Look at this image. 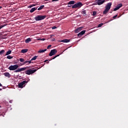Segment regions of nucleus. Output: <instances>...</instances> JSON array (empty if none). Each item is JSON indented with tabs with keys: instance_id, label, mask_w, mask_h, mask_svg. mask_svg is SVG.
Here are the masks:
<instances>
[{
	"instance_id": "nucleus-1",
	"label": "nucleus",
	"mask_w": 128,
	"mask_h": 128,
	"mask_svg": "<svg viewBox=\"0 0 128 128\" xmlns=\"http://www.w3.org/2000/svg\"><path fill=\"white\" fill-rule=\"evenodd\" d=\"M83 6L82 3L78 2L72 6V8H80Z\"/></svg>"
},
{
	"instance_id": "nucleus-2",
	"label": "nucleus",
	"mask_w": 128,
	"mask_h": 128,
	"mask_svg": "<svg viewBox=\"0 0 128 128\" xmlns=\"http://www.w3.org/2000/svg\"><path fill=\"white\" fill-rule=\"evenodd\" d=\"M38 70V69H34V70H27L25 71V74H27V75H32V74L34 73L35 72H36V70Z\"/></svg>"
},
{
	"instance_id": "nucleus-3",
	"label": "nucleus",
	"mask_w": 128,
	"mask_h": 128,
	"mask_svg": "<svg viewBox=\"0 0 128 128\" xmlns=\"http://www.w3.org/2000/svg\"><path fill=\"white\" fill-rule=\"evenodd\" d=\"M45 18H46V16L38 15L34 18V19L36 21H40L44 20Z\"/></svg>"
},
{
	"instance_id": "nucleus-4",
	"label": "nucleus",
	"mask_w": 128,
	"mask_h": 128,
	"mask_svg": "<svg viewBox=\"0 0 128 128\" xmlns=\"http://www.w3.org/2000/svg\"><path fill=\"white\" fill-rule=\"evenodd\" d=\"M18 68V64L12 65L11 66H9L8 69L11 71H14L15 70H16Z\"/></svg>"
},
{
	"instance_id": "nucleus-5",
	"label": "nucleus",
	"mask_w": 128,
	"mask_h": 128,
	"mask_svg": "<svg viewBox=\"0 0 128 128\" xmlns=\"http://www.w3.org/2000/svg\"><path fill=\"white\" fill-rule=\"evenodd\" d=\"M106 0H96L95 1L96 4H98V6H100L102 4H103L105 2Z\"/></svg>"
},
{
	"instance_id": "nucleus-6",
	"label": "nucleus",
	"mask_w": 128,
	"mask_h": 128,
	"mask_svg": "<svg viewBox=\"0 0 128 128\" xmlns=\"http://www.w3.org/2000/svg\"><path fill=\"white\" fill-rule=\"evenodd\" d=\"M27 83H28V82L26 80H24L22 82L19 83L18 84V88H24L23 86L24 85V84H27Z\"/></svg>"
},
{
	"instance_id": "nucleus-7",
	"label": "nucleus",
	"mask_w": 128,
	"mask_h": 128,
	"mask_svg": "<svg viewBox=\"0 0 128 128\" xmlns=\"http://www.w3.org/2000/svg\"><path fill=\"white\" fill-rule=\"evenodd\" d=\"M58 52V50L56 49H54L52 50H51L49 54L50 56H52L56 54Z\"/></svg>"
},
{
	"instance_id": "nucleus-8",
	"label": "nucleus",
	"mask_w": 128,
	"mask_h": 128,
	"mask_svg": "<svg viewBox=\"0 0 128 128\" xmlns=\"http://www.w3.org/2000/svg\"><path fill=\"white\" fill-rule=\"evenodd\" d=\"M26 68H27L26 67H24L22 68H18V69L16 70L15 71H14V72L17 73L18 72H21L22 71H24L26 70Z\"/></svg>"
},
{
	"instance_id": "nucleus-9",
	"label": "nucleus",
	"mask_w": 128,
	"mask_h": 128,
	"mask_svg": "<svg viewBox=\"0 0 128 128\" xmlns=\"http://www.w3.org/2000/svg\"><path fill=\"white\" fill-rule=\"evenodd\" d=\"M111 6H112V2H109V3L107 4L106 6L105 7V10H110V9Z\"/></svg>"
},
{
	"instance_id": "nucleus-10",
	"label": "nucleus",
	"mask_w": 128,
	"mask_h": 128,
	"mask_svg": "<svg viewBox=\"0 0 128 128\" xmlns=\"http://www.w3.org/2000/svg\"><path fill=\"white\" fill-rule=\"evenodd\" d=\"M83 27H80L78 28H76V30H74V32L78 33L80 32L82 30Z\"/></svg>"
},
{
	"instance_id": "nucleus-11",
	"label": "nucleus",
	"mask_w": 128,
	"mask_h": 128,
	"mask_svg": "<svg viewBox=\"0 0 128 128\" xmlns=\"http://www.w3.org/2000/svg\"><path fill=\"white\" fill-rule=\"evenodd\" d=\"M85 33H86V30H84L80 32H79L78 34V36L81 37Z\"/></svg>"
},
{
	"instance_id": "nucleus-12",
	"label": "nucleus",
	"mask_w": 128,
	"mask_h": 128,
	"mask_svg": "<svg viewBox=\"0 0 128 128\" xmlns=\"http://www.w3.org/2000/svg\"><path fill=\"white\" fill-rule=\"evenodd\" d=\"M32 64V60H26L25 62H23V64H22V66H24L25 64Z\"/></svg>"
},
{
	"instance_id": "nucleus-13",
	"label": "nucleus",
	"mask_w": 128,
	"mask_h": 128,
	"mask_svg": "<svg viewBox=\"0 0 128 128\" xmlns=\"http://www.w3.org/2000/svg\"><path fill=\"white\" fill-rule=\"evenodd\" d=\"M3 75L4 76L10 78V74L8 72H6V73H4Z\"/></svg>"
},
{
	"instance_id": "nucleus-14",
	"label": "nucleus",
	"mask_w": 128,
	"mask_h": 128,
	"mask_svg": "<svg viewBox=\"0 0 128 128\" xmlns=\"http://www.w3.org/2000/svg\"><path fill=\"white\" fill-rule=\"evenodd\" d=\"M38 9V8H33L30 10V12L32 13Z\"/></svg>"
},
{
	"instance_id": "nucleus-15",
	"label": "nucleus",
	"mask_w": 128,
	"mask_h": 128,
	"mask_svg": "<svg viewBox=\"0 0 128 128\" xmlns=\"http://www.w3.org/2000/svg\"><path fill=\"white\" fill-rule=\"evenodd\" d=\"M70 42V40H68V39H64V40H62V41H61V42H63L64 43H67Z\"/></svg>"
},
{
	"instance_id": "nucleus-16",
	"label": "nucleus",
	"mask_w": 128,
	"mask_h": 128,
	"mask_svg": "<svg viewBox=\"0 0 128 128\" xmlns=\"http://www.w3.org/2000/svg\"><path fill=\"white\" fill-rule=\"evenodd\" d=\"M28 50V49H24L20 51V52H22V54H24L26 52H27Z\"/></svg>"
},
{
	"instance_id": "nucleus-17",
	"label": "nucleus",
	"mask_w": 128,
	"mask_h": 128,
	"mask_svg": "<svg viewBox=\"0 0 128 128\" xmlns=\"http://www.w3.org/2000/svg\"><path fill=\"white\" fill-rule=\"evenodd\" d=\"M46 49L40 50L39 51H38V53L44 52H46Z\"/></svg>"
},
{
	"instance_id": "nucleus-18",
	"label": "nucleus",
	"mask_w": 128,
	"mask_h": 128,
	"mask_svg": "<svg viewBox=\"0 0 128 128\" xmlns=\"http://www.w3.org/2000/svg\"><path fill=\"white\" fill-rule=\"evenodd\" d=\"M110 10H106L105 9V10H104V12H102V14H108V12H109Z\"/></svg>"
},
{
	"instance_id": "nucleus-19",
	"label": "nucleus",
	"mask_w": 128,
	"mask_h": 128,
	"mask_svg": "<svg viewBox=\"0 0 128 128\" xmlns=\"http://www.w3.org/2000/svg\"><path fill=\"white\" fill-rule=\"evenodd\" d=\"M30 41H31L30 38H28L27 39H26V40H25V42L29 43V42H30Z\"/></svg>"
},
{
	"instance_id": "nucleus-20",
	"label": "nucleus",
	"mask_w": 128,
	"mask_h": 128,
	"mask_svg": "<svg viewBox=\"0 0 128 128\" xmlns=\"http://www.w3.org/2000/svg\"><path fill=\"white\" fill-rule=\"evenodd\" d=\"M11 52H12V50H8V52H6V56H8L9 54H10Z\"/></svg>"
},
{
	"instance_id": "nucleus-21",
	"label": "nucleus",
	"mask_w": 128,
	"mask_h": 128,
	"mask_svg": "<svg viewBox=\"0 0 128 128\" xmlns=\"http://www.w3.org/2000/svg\"><path fill=\"white\" fill-rule=\"evenodd\" d=\"M44 8V6H40L39 8H38V10H42Z\"/></svg>"
},
{
	"instance_id": "nucleus-22",
	"label": "nucleus",
	"mask_w": 128,
	"mask_h": 128,
	"mask_svg": "<svg viewBox=\"0 0 128 128\" xmlns=\"http://www.w3.org/2000/svg\"><path fill=\"white\" fill-rule=\"evenodd\" d=\"M19 60H20V62H26V60H24V59L22 58H19Z\"/></svg>"
},
{
	"instance_id": "nucleus-23",
	"label": "nucleus",
	"mask_w": 128,
	"mask_h": 128,
	"mask_svg": "<svg viewBox=\"0 0 128 128\" xmlns=\"http://www.w3.org/2000/svg\"><path fill=\"white\" fill-rule=\"evenodd\" d=\"M74 1H70V2H68V4H74Z\"/></svg>"
},
{
	"instance_id": "nucleus-24",
	"label": "nucleus",
	"mask_w": 128,
	"mask_h": 128,
	"mask_svg": "<svg viewBox=\"0 0 128 128\" xmlns=\"http://www.w3.org/2000/svg\"><path fill=\"white\" fill-rule=\"evenodd\" d=\"M7 26V24H4L3 25L0 26V30H1L2 28H4V26Z\"/></svg>"
},
{
	"instance_id": "nucleus-25",
	"label": "nucleus",
	"mask_w": 128,
	"mask_h": 128,
	"mask_svg": "<svg viewBox=\"0 0 128 128\" xmlns=\"http://www.w3.org/2000/svg\"><path fill=\"white\" fill-rule=\"evenodd\" d=\"M122 6V4H118L117 5L116 8H120Z\"/></svg>"
},
{
	"instance_id": "nucleus-26",
	"label": "nucleus",
	"mask_w": 128,
	"mask_h": 128,
	"mask_svg": "<svg viewBox=\"0 0 128 128\" xmlns=\"http://www.w3.org/2000/svg\"><path fill=\"white\" fill-rule=\"evenodd\" d=\"M38 58V56H34L33 57V58H32V60H36V58Z\"/></svg>"
},
{
	"instance_id": "nucleus-27",
	"label": "nucleus",
	"mask_w": 128,
	"mask_h": 128,
	"mask_svg": "<svg viewBox=\"0 0 128 128\" xmlns=\"http://www.w3.org/2000/svg\"><path fill=\"white\" fill-rule=\"evenodd\" d=\"M82 14H84V16H86V10H84L82 11Z\"/></svg>"
},
{
	"instance_id": "nucleus-28",
	"label": "nucleus",
	"mask_w": 128,
	"mask_h": 128,
	"mask_svg": "<svg viewBox=\"0 0 128 128\" xmlns=\"http://www.w3.org/2000/svg\"><path fill=\"white\" fill-rule=\"evenodd\" d=\"M36 6V4H32L29 6H28V8H32L33 6Z\"/></svg>"
},
{
	"instance_id": "nucleus-29",
	"label": "nucleus",
	"mask_w": 128,
	"mask_h": 128,
	"mask_svg": "<svg viewBox=\"0 0 128 128\" xmlns=\"http://www.w3.org/2000/svg\"><path fill=\"white\" fill-rule=\"evenodd\" d=\"M4 52H5V50H2L1 51H0V55H2V54H4Z\"/></svg>"
},
{
	"instance_id": "nucleus-30",
	"label": "nucleus",
	"mask_w": 128,
	"mask_h": 128,
	"mask_svg": "<svg viewBox=\"0 0 128 128\" xmlns=\"http://www.w3.org/2000/svg\"><path fill=\"white\" fill-rule=\"evenodd\" d=\"M120 8L116 7V8H115L114 9V11L116 12V11L118 10H119Z\"/></svg>"
},
{
	"instance_id": "nucleus-31",
	"label": "nucleus",
	"mask_w": 128,
	"mask_h": 128,
	"mask_svg": "<svg viewBox=\"0 0 128 128\" xmlns=\"http://www.w3.org/2000/svg\"><path fill=\"white\" fill-rule=\"evenodd\" d=\"M12 58H13V56H7V58H8V60H11Z\"/></svg>"
},
{
	"instance_id": "nucleus-32",
	"label": "nucleus",
	"mask_w": 128,
	"mask_h": 128,
	"mask_svg": "<svg viewBox=\"0 0 128 128\" xmlns=\"http://www.w3.org/2000/svg\"><path fill=\"white\" fill-rule=\"evenodd\" d=\"M96 14V12H93V14H92V16H95Z\"/></svg>"
},
{
	"instance_id": "nucleus-33",
	"label": "nucleus",
	"mask_w": 128,
	"mask_h": 128,
	"mask_svg": "<svg viewBox=\"0 0 128 128\" xmlns=\"http://www.w3.org/2000/svg\"><path fill=\"white\" fill-rule=\"evenodd\" d=\"M104 24H98V28H100L102 26H103Z\"/></svg>"
},
{
	"instance_id": "nucleus-34",
	"label": "nucleus",
	"mask_w": 128,
	"mask_h": 128,
	"mask_svg": "<svg viewBox=\"0 0 128 128\" xmlns=\"http://www.w3.org/2000/svg\"><path fill=\"white\" fill-rule=\"evenodd\" d=\"M60 55V54H58V55H57V56H54V58H52V60L55 59L56 58H58V56H59Z\"/></svg>"
},
{
	"instance_id": "nucleus-35",
	"label": "nucleus",
	"mask_w": 128,
	"mask_h": 128,
	"mask_svg": "<svg viewBox=\"0 0 128 128\" xmlns=\"http://www.w3.org/2000/svg\"><path fill=\"white\" fill-rule=\"evenodd\" d=\"M118 14H116L115 16H114V17H112V18L116 19V17H118Z\"/></svg>"
},
{
	"instance_id": "nucleus-36",
	"label": "nucleus",
	"mask_w": 128,
	"mask_h": 128,
	"mask_svg": "<svg viewBox=\"0 0 128 128\" xmlns=\"http://www.w3.org/2000/svg\"><path fill=\"white\" fill-rule=\"evenodd\" d=\"M52 46L51 45H49L48 46H47V49H50V47Z\"/></svg>"
},
{
	"instance_id": "nucleus-37",
	"label": "nucleus",
	"mask_w": 128,
	"mask_h": 128,
	"mask_svg": "<svg viewBox=\"0 0 128 128\" xmlns=\"http://www.w3.org/2000/svg\"><path fill=\"white\" fill-rule=\"evenodd\" d=\"M56 28V26L52 27V30H55Z\"/></svg>"
},
{
	"instance_id": "nucleus-38",
	"label": "nucleus",
	"mask_w": 128,
	"mask_h": 128,
	"mask_svg": "<svg viewBox=\"0 0 128 128\" xmlns=\"http://www.w3.org/2000/svg\"><path fill=\"white\" fill-rule=\"evenodd\" d=\"M52 42L55 41V38H52Z\"/></svg>"
},
{
	"instance_id": "nucleus-39",
	"label": "nucleus",
	"mask_w": 128,
	"mask_h": 128,
	"mask_svg": "<svg viewBox=\"0 0 128 128\" xmlns=\"http://www.w3.org/2000/svg\"><path fill=\"white\" fill-rule=\"evenodd\" d=\"M9 103H10V104L12 103V100H11L9 101Z\"/></svg>"
},
{
	"instance_id": "nucleus-40",
	"label": "nucleus",
	"mask_w": 128,
	"mask_h": 128,
	"mask_svg": "<svg viewBox=\"0 0 128 128\" xmlns=\"http://www.w3.org/2000/svg\"><path fill=\"white\" fill-rule=\"evenodd\" d=\"M58 0H52V2H57L58 1Z\"/></svg>"
},
{
	"instance_id": "nucleus-41",
	"label": "nucleus",
	"mask_w": 128,
	"mask_h": 128,
	"mask_svg": "<svg viewBox=\"0 0 128 128\" xmlns=\"http://www.w3.org/2000/svg\"><path fill=\"white\" fill-rule=\"evenodd\" d=\"M48 61V60H45V61H44V62H46Z\"/></svg>"
},
{
	"instance_id": "nucleus-42",
	"label": "nucleus",
	"mask_w": 128,
	"mask_h": 128,
	"mask_svg": "<svg viewBox=\"0 0 128 128\" xmlns=\"http://www.w3.org/2000/svg\"><path fill=\"white\" fill-rule=\"evenodd\" d=\"M53 36H54V35L51 34V35H50V38H52Z\"/></svg>"
},
{
	"instance_id": "nucleus-43",
	"label": "nucleus",
	"mask_w": 128,
	"mask_h": 128,
	"mask_svg": "<svg viewBox=\"0 0 128 128\" xmlns=\"http://www.w3.org/2000/svg\"><path fill=\"white\" fill-rule=\"evenodd\" d=\"M0 86H2V84L0 83Z\"/></svg>"
},
{
	"instance_id": "nucleus-44",
	"label": "nucleus",
	"mask_w": 128,
	"mask_h": 128,
	"mask_svg": "<svg viewBox=\"0 0 128 128\" xmlns=\"http://www.w3.org/2000/svg\"><path fill=\"white\" fill-rule=\"evenodd\" d=\"M2 8V6H0V9Z\"/></svg>"
},
{
	"instance_id": "nucleus-45",
	"label": "nucleus",
	"mask_w": 128,
	"mask_h": 128,
	"mask_svg": "<svg viewBox=\"0 0 128 128\" xmlns=\"http://www.w3.org/2000/svg\"><path fill=\"white\" fill-rule=\"evenodd\" d=\"M0 90H2V88H0Z\"/></svg>"
},
{
	"instance_id": "nucleus-46",
	"label": "nucleus",
	"mask_w": 128,
	"mask_h": 128,
	"mask_svg": "<svg viewBox=\"0 0 128 128\" xmlns=\"http://www.w3.org/2000/svg\"><path fill=\"white\" fill-rule=\"evenodd\" d=\"M48 0H45V1H48Z\"/></svg>"
},
{
	"instance_id": "nucleus-47",
	"label": "nucleus",
	"mask_w": 128,
	"mask_h": 128,
	"mask_svg": "<svg viewBox=\"0 0 128 128\" xmlns=\"http://www.w3.org/2000/svg\"><path fill=\"white\" fill-rule=\"evenodd\" d=\"M42 40H44V39H42Z\"/></svg>"
},
{
	"instance_id": "nucleus-48",
	"label": "nucleus",
	"mask_w": 128,
	"mask_h": 128,
	"mask_svg": "<svg viewBox=\"0 0 128 128\" xmlns=\"http://www.w3.org/2000/svg\"><path fill=\"white\" fill-rule=\"evenodd\" d=\"M48 63H49V62H47V64H48Z\"/></svg>"
},
{
	"instance_id": "nucleus-49",
	"label": "nucleus",
	"mask_w": 128,
	"mask_h": 128,
	"mask_svg": "<svg viewBox=\"0 0 128 128\" xmlns=\"http://www.w3.org/2000/svg\"><path fill=\"white\" fill-rule=\"evenodd\" d=\"M1 108V106H0V108Z\"/></svg>"
}]
</instances>
